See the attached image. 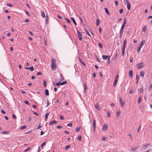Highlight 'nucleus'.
I'll return each instance as SVG.
<instances>
[{
	"label": "nucleus",
	"instance_id": "obj_1",
	"mask_svg": "<svg viewBox=\"0 0 152 152\" xmlns=\"http://www.w3.org/2000/svg\"><path fill=\"white\" fill-rule=\"evenodd\" d=\"M51 67L52 69H56V60L53 58L51 60Z\"/></svg>",
	"mask_w": 152,
	"mask_h": 152
},
{
	"label": "nucleus",
	"instance_id": "obj_2",
	"mask_svg": "<svg viewBox=\"0 0 152 152\" xmlns=\"http://www.w3.org/2000/svg\"><path fill=\"white\" fill-rule=\"evenodd\" d=\"M145 65L142 62L139 63L136 65V67L138 69H140L142 68Z\"/></svg>",
	"mask_w": 152,
	"mask_h": 152
},
{
	"label": "nucleus",
	"instance_id": "obj_3",
	"mask_svg": "<svg viewBox=\"0 0 152 152\" xmlns=\"http://www.w3.org/2000/svg\"><path fill=\"white\" fill-rule=\"evenodd\" d=\"M77 30V33L78 35V37L79 38V39L80 40H81L82 39V34L81 33L78 31Z\"/></svg>",
	"mask_w": 152,
	"mask_h": 152
},
{
	"label": "nucleus",
	"instance_id": "obj_4",
	"mask_svg": "<svg viewBox=\"0 0 152 152\" xmlns=\"http://www.w3.org/2000/svg\"><path fill=\"white\" fill-rule=\"evenodd\" d=\"M120 98V106L121 107H123L124 104V102L123 100H122L121 97Z\"/></svg>",
	"mask_w": 152,
	"mask_h": 152
},
{
	"label": "nucleus",
	"instance_id": "obj_5",
	"mask_svg": "<svg viewBox=\"0 0 152 152\" xmlns=\"http://www.w3.org/2000/svg\"><path fill=\"white\" fill-rule=\"evenodd\" d=\"M118 75H117L115 77V81H114V83L113 84V86L114 87H115V86L116 85L117 83V81L118 80Z\"/></svg>",
	"mask_w": 152,
	"mask_h": 152
},
{
	"label": "nucleus",
	"instance_id": "obj_6",
	"mask_svg": "<svg viewBox=\"0 0 152 152\" xmlns=\"http://www.w3.org/2000/svg\"><path fill=\"white\" fill-rule=\"evenodd\" d=\"M93 130L94 132L95 130L96 129V121L95 120H94L93 121Z\"/></svg>",
	"mask_w": 152,
	"mask_h": 152
},
{
	"label": "nucleus",
	"instance_id": "obj_7",
	"mask_svg": "<svg viewBox=\"0 0 152 152\" xmlns=\"http://www.w3.org/2000/svg\"><path fill=\"white\" fill-rule=\"evenodd\" d=\"M57 123V121H56L54 120L53 121H51V122H50L49 123V125H52L53 124H56Z\"/></svg>",
	"mask_w": 152,
	"mask_h": 152
},
{
	"label": "nucleus",
	"instance_id": "obj_8",
	"mask_svg": "<svg viewBox=\"0 0 152 152\" xmlns=\"http://www.w3.org/2000/svg\"><path fill=\"white\" fill-rule=\"evenodd\" d=\"M110 57L109 56H106L105 55H103L102 56V58L104 60H106L108 59Z\"/></svg>",
	"mask_w": 152,
	"mask_h": 152
},
{
	"label": "nucleus",
	"instance_id": "obj_9",
	"mask_svg": "<svg viewBox=\"0 0 152 152\" xmlns=\"http://www.w3.org/2000/svg\"><path fill=\"white\" fill-rule=\"evenodd\" d=\"M95 108L99 111L100 110L99 107V106L98 103L94 105Z\"/></svg>",
	"mask_w": 152,
	"mask_h": 152
},
{
	"label": "nucleus",
	"instance_id": "obj_10",
	"mask_svg": "<svg viewBox=\"0 0 152 152\" xmlns=\"http://www.w3.org/2000/svg\"><path fill=\"white\" fill-rule=\"evenodd\" d=\"M133 72L132 70H130L129 72V77H132Z\"/></svg>",
	"mask_w": 152,
	"mask_h": 152
},
{
	"label": "nucleus",
	"instance_id": "obj_11",
	"mask_svg": "<svg viewBox=\"0 0 152 152\" xmlns=\"http://www.w3.org/2000/svg\"><path fill=\"white\" fill-rule=\"evenodd\" d=\"M127 8L129 10H130L131 8V5L130 3H127Z\"/></svg>",
	"mask_w": 152,
	"mask_h": 152
},
{
	"label": "nucleus",
	"instance_id": "obj_12",
	"mask_svg": "<svg viewBox=\"0 0 152 152\" xmlns=\"http://www.w3.org/2000/svg\"><path fill=\"white\" fill-rule=\"evenodd\" d=\"M10 131H4V132H2L1 133L3 134H10Z\"/></svg>",
	"mask_w": 152,
	"mask_h": 152
},
{
	"label": "nucleus",
	"instance_id": "obj_13",
	"mask_svg": "<svg viewBox=\"0 0 152 152\" xmlns=\"http://www.w3.org/2000/svg\"><path fill=\"white\" fill-rule=\"evenodd\" d=\"M45 94L47 96H48L49 95V91L47 89H46L45 91Z\"/></svg>",
	"mask_w": 152,
	"mask_h": 152
},
{
	"label": "nucleus",
	"instance_id": "obj_14",
	"mask_svg": "<svg viewBox=\"0 0 152 152\" xmlns=\"http://www.w3.org/2000/svg\"><path fill=\"white\" fill-rule=\"evenodd\" d=\"M144 74L145 73L143 71H142L140 72V76L141 77H142L143 78Z\"/></svg>",
	"mask_w": 152,
	"mask_h": 152
},
{
	"label": "nucleus",
	"instance_id": "obj_15",
	"mask_svg": "<svg viewBox=\"0 0 152 152\" xmlns=\"http://www.w3.org/2000/svg\"><path fill=\"white\" fill-rule=\"evenodd\" d=\"M120 114V111H117L116 114V116L117 117V118H118V116H119Z\"/></svg>",
	"mask_w": 152,
	"mask_h": 152
},
{
	"label": "nucleus",
	"instance_id": "obj_16",
	"mask_svg": "<svg viewBox=\"0 0 152 152\" xmlns=\"http://www.w3.org/2000/svg\"><path fill=\"white\" fill-rule=\"evenodd\" d=\"M71 18V19L72 20V21H73V23H74V24L75 25H77V23H76V22H75V21L74 19V18H73V17H72Z\"/></svg>",
	"mask_w": 152,
	"mask_h": 152
},
{
	"label": "nucleus",
	"instance_id": "obj_17",
	"mask_svg": "<svg viewBox=\"0 0 152 152\" xmlns=\"http://www.w3.org/2000/svg\"><path fill=\"white\" fill-rule=\"evenodd\" d=\"M145 40H143L140 42V45L142 46L145 43Z\"/></svg>",
	"mask_w": 152,
	"mask_h": 152
},
{
	"label": "nucleus",
	"instance_id": "obj_18",
	"mask_svg": "<svg viewBox=\"0 0 152 152\" xmlns=\"http://www.w3.org/2000/svg\"><path fill=\"white\" fill-rule=\"evenodd\" d=\"M108 126L107 125H104L103 126V129H104L105 130H106Z\"/></svg>",
	"mask_w": 152,
	"mask_h": 152
},
{
	"label": "nucleus",
	"instance_id": "obj_19",
	"mask_svg": "<svg viewBox=\"0 0 152 152\" xmlns=\"http://www.w3.org/2000/svg\"><path fill=\"white\" fill-rule=\"evenodd\" d=\"M104 9L106 13L107 14L109 15L110 13H109V12L108 11V10L107 9V8H104Z\"/></svg>",
	"mask_w": 152,
	"mask_h": 152
},
{
	"label": "nucleus",
	"instance_id": "obj_20",
	"mask_svg": "<svg viewBox=\"0 0 152 152\" xmlns=\"http://www.w3.org/2000/svg\"><path fill=\"white\" fill-rule=\"evenodd\" d=\"M79 61H80V62H81V63L82 64H83L84 66H85L86 65V64H85L84 62H83L82 61V60H81V59L80 58H79Z\"/></svg>",
	"mask_w": 152,
	"mask_h": 152
},
{
	"label": "nucleus",
	"instance_id": "obj_21",
	"mask_svg": "<svg viewBox=\"0 0 152 152\" xmlns=\"http://www.w3.org/2000/svg\"><path fill=\"white\" fill-rule=\"evenodd\" d=\"M41 14H42V17L43 18H45V13L44 12V11H41Z\"/></svg>",
	"mask_w": 152,
	"mask_h": 152
},
{
	"label": "nucleus",
	"instance_id": "obj_22",
	"mask_svg": "<svg viewBox=\"0 0 152 152\" xmlns=\"http://www.w3.org/2000/svg\"><path fill=\"white\" fill-rule=\"evenodd\" d=\"M96 25L97 26H98L100 23V21L99 19H97L96 20Z\"/></svg>",
	"mask_w": 152,
	"mask_h": 152
},
{
	"label": "nucleus",
	"instance_id": "obj_23",
	"mask_svg": "<svg viewBox=\"0 0 152 152\" xmlns=\"http://www.w3.org/2000/svg\"><path fill=\"white\" fill-rule=\"evenodd\" d=\"M138 148V147H135V148L132 147V148H131V150L132 151H134L135 150H137V149Z\"/></svg>",
	"mask_w": 152,
	"mask_h": 152
},
{
	"label": "nucleus",
	"instance_id": "obj_24",
	"mask_svg": "<svg viewBox=\"0 0 152 152\" xmlns=\"http://www.w3.org/2000/svg\"><path fill=\"white\" fill-rule=\"evenodd\" d=\"M81 128L80 127L76 128L75 129V131H76L77 132H78L80 131Z\"/></svg>",
	"mask_w": 152,
	"mask_h": 152
},
{
	"label": "nucleus",
	"instance_id": "obj_25",
	"mask_svg": "<svg viewBox=\"0 0 152 152\" xmlns=\"http://www.w3.org/2000/svg\"><path fill=\"white\" fill-rule=\"evenodd\" d=\"M49 113H47L45 115V120H46L48 118V116Z\"/></svg>",
	"mask_w": 152,
	"mask_h": 152
},
{
	"label": "nucleus",
	"instance_id": "obj_26",
	"mask_svg": "<svg viewBox=\"0 0 152 152\" xmlns=\"http://www.w3.org/2000/svg\"><path fill=\"white\" fill-rule=\"evenodd\" d=\"M141 98H142V97L141 96H140L139 98L138 99V104H139L141 102Z\"/></svg>",
	"mask_w": 152,
	"mask_h": 152
},
{
	"label": "nucleus",
	"instance_id": "obj_27",
	"mask_svg": "<svg viewBox=\"0 0 152 152\" xmlns=\"http://www.w3.org/2000/svg\"><path fill=\"white\" fill-rule=\"evenodd\" d=\"M29 69L31 71H33L34 70V68L33 66H31V67H29Z\"/></svg>",
	"mask_w": 152,
	"mask_h": 152
},
{
	"label": "nucleus",
	"instance_id": "obj_28",
	"mask_svg": "<svg viewBox=\"0 0 152 152\" xmlns=\"http://www.w3.org/2000/svg\"><path fill=\"white\" fill-rule=\"evenodd\" d=\"M67 83V82L66 81H64L62 83H61V85H62L65 84Z\"/></svg>",
	"mask_w": 152,
	"mask_h": 152
},
{
	"label": "nucleus",
	"instance_id": "obj_29",
	"mask_svg": "<svg viewBox=\"0 0 152 152\" xmlns=\"http://www.w3.org/2000/svg\"><path fill=\"white\" fill-rule=\"evenodd\" d=\"M110 112H107V117L110 118Z\"/></svg>",
	"mask_w": 152,
	"mask_h": 152
},
{
	"label": "nucleus",
	"instance_id": "obj_30",
	"mask_svg": "<svg viewBox=\"0 0 152 152\" xmlns=\"http://www.w3.org/2000/svg\"><path fill=\"white\" fill-rule=\"evenodd\" d=\"M124 28H123L122 27L121 28V29L120 30V33H123Z\"/></svg>",
	"mask_w": 152,
	"mask_h": 152
},
{
	"label": "nucleus",
	"instance_id": "obj_31",
	"mask_svg": "<svg viewBox=\"0 0 152 152\" xmlns=\"http://www.w3.org/2000/svg\"><path fill=\"white\" fill-rule=\"evenodd\" d=\"M26 126L25 125H24L22 126H21V127H20V129L21 130H23V129H25L26 128Z\"/></svg>",
	"mask_w": 152,
	"mask_h": 152
},
{
	"label": "nucleus",
	"instance_id": "obj_32",
	"mask_svg": "<svg viewBox=\"0 0 152 152\" xmlns=\"http://www.w3.org/2000/svg\"><path fill=\"white\" fill-rule=\"evenodd\" d=\"M46 83V82L44 80H43V84H44V86L45 87H46V85H47V84Z\"/></svg>",
	"mask_w": 152,
	"mask_h": 152
},
{
	"label": "nucleus",
	"instance_id": "obj_33",
	"mask_svg": "<svg viewBox=\"0 0 152 152\" xmlns=\"http://www.w3.org/2000/svg\"><path fill=\"white\" fill-rule=\"evenodd\" d=\"M98 45H99V47L100 48H102V44L100 42H99Z\"/></svg>",
	"mask_w": 152,
	"mask_h": 152
},
{
	"label": "nucleus",
	"instance_id": "obj_34",
	"mask_svg": "<svg viewBox=\"0 0 152 152\" xmlns=\"http://www.w3.org/2000/svg\"><path fill=\"white\" fill-rule=\"evenodd\" d=\"M124 11V10L123 9H121L119 10V12L120 14L122 13Z\"/></svg>",
	"mask_w": 152,
	"mask_h": 152
},
{
	"label": "nucleus",
	"instance_id": "obj_35",
	"mask_svg": "<svg viewBox=\"0 0 152 152\" xmlns=\"http://www.w3.org/2000/svg\"><path fill=\"white\" fill-rule=\"evenodd\" d=\"M60 119L61 120H63L64 119V116L62 115H60Z\"/></svg>",
	"mask_w": 152,
	"mask_h": 152
},
{
	"label": "nucleus",
	"instance_id": "obj_36",
	"mask_svg": "<svg viewBox=\"0 0 152 152\" xmlns=\"http://www.w3.org/2000/svg\"><path fill=\"white\" fill-rule=\"evenodd\" d=\"M67 126H68L71 127L72 126V123H70L67 124Z\"/></svg>",
	"mask_w": 152,
	"mask_h": 152
},
{
	"label": "nucleus",
	"instance_id": "obj_37",
	"mask_svg": "<svg viewBox=\"0 0 152 152\" xmlns=\"http://www.w3.org/2000/svg\"><path fill=\"white\" fill-rule=\"evenodd\" d=\"M125 50L122 49V55L123 56L124 55Z\"/></svg>",
	"mask_w": 152,
	"mask_h": 152
},
{
	"label": "nucleus",
	"instance_id": "obj_38",
	"mask_svg": "<svg viewBox=\"0 0 152 152\" xmlns=\"http://www.w3.org/2000/svg\"><path fill=\"white\" fill-rule=\"evenodd\" d=\"M70 147V145H67L65 148V150H67L68 148H69Z\"/></svg>",
	"mask_w": 152,
	"mask_h": 152
},
{
	"label": "nucleus",
	"instance_id": "obj_39",
	"mask_svg": "<svg viewBox=\"0 0 152 152\" xmlns=\"http://www.w3.org/2000/svg\"><path fill=\"white\" fill-rule=\"evenodd\" d=\"M82 137L81 136H79L78 137V140L79 141L81 140V139Z\"/></svg>",
	"mask_w": 152,
	"mask_h": 152
},
{
	"label": "nucleus",
	"instance_id": "obj_40",
	"mask_svg": "<svg viewBox=\"0 0 152 152\" xmlns=\"http://www.w3.org/2000/svg\"><path fill=\"white\" fill-rule=\"evenodd\" d=\"M24 103L27 104L29 105L28 102L27 100H25L24 102Z\"/></svg>",
	"mask_w": 152,
	"mask_h": 152
},
{
	"label": "nucleus",
	"instance_id": "obj_41",
	"mask_svg": "<svg viewBox=\"0 0 152 152\" xmlns=\"http://www.w3.org/2000/svg\"><path fill=\"white\" fill-rule=\"evenodd\" d=\"M46 144V142H44L43 143L41 146V148H43V147L44 145H45Z\"/></svg>",
	"mask_w": 152,
	"mask_h": 152
},
{
	"label": "nucleus",
	"instance_id": "obj_42",
	"mask_svg": "<svg viewBox=\"0 0 152 152\" xmlns=\"http://www.w3.org/2000/svg\"><path fill=\"white\" fill-rule=\"evenodd\" d=\"M139 77L138 75H136V80H139Z\"/></svg>",
	"mask_w": 152,
	"mask_h": 152
},
{
	"label": "nucleus",
	"instance_id": "obj_43",
	"mask_svg": "<svg viewBox=\"0 0 152 152\" xmlns=\"http://www.w3.org/2000/svg\"><path fill=\"white\" fill-rule=\"evenodd\" d=\"M146 29V26H145L143 28L142 30L144 32H145V30Z\"/></svg>",
	"mask_w": 152,
	"mask_h": 152
},
{
	"label": "nucleus",
	"instance_id": "obj_44",
	"mask_svg": "<svg viewBox=\"0 0 152 152\" xmlns=\"http://www.w3.org/2000/svg\"><path fill=\"white\" fill-rule=\"evenodd\" d=\"M129 3V1L128 0H125V1H124V3L125 4H126V3Z\"/></svg>",
	"mask_w": 152,
	"mask_h": 152
},
{
	"label": "nucleus",
	"instance_id": "obj_45",
	"mask_svg": "<svg viewBox=\"0 0 152 152\" xmlns=\"http://www.w3.org/2000/svg\"><path fill=\"white\" fill-rule=\"evenodd\" d=\"M29 149H30V148H27L26 149H25V150H24V152H27V151H28L29 150Z\"/></svg>",
	"mask_w": 152,
	"mask_h": 152
},
{
	"label": "nucleus",
	"instance_id": "obj_46",
	"mask_svg": "<svg viewBox=\"0 0 152 152\" xmlns=\"http://www.w3.org/2000/svg\"><path fill=\"white\" fill-rule=\"evenodd\" d=\"M134 91V90H131L129 91V93L130 94H132Z\"/></svg>",
	"mask_w": 152,
	"mask_h": 152
},
{
	"label": "nucleus",
	"instance_id": "obj_47",
	"mask_svg": "<svg viewBox=\"0 0 152 152\" xmlns=\"http://www.w3.org/2000/svg\"><path fill=\"white\" fill-rule=\"evenodd\" d=\"M60 75L61 77V79H60L61 81L64 80V78H63V76H62L61 74H60Z\"/></svg>",
	"mask_w": 152,
	"mask_h": 152
},
{
	"label": "nucleus",
	"instance_id": "obj_48",
	"mask_svg": "<svg viewBox=\"0 0 152 152\" xmlns=\"http://www.w3.org/2000/svg\"><path fill=\"white\" fill-rule=\"evenodd\" d=\"M61 85V82H58L56 84V85L57 86H59L60 85Z\"/></svg>",
	"mask_w": 152,
	"mask_h": 152
},
{
	"label": "nucleus",
	"instance_id": "obj_49",
	"mask_svg": "<svg viewBox=\"0 0 152 152\" xmlns=\"http://www.w3.org/2000/svg\"><path fill=\"white\" fill-rule=\"evenodd\" d=\"M85 31H86V33L89 36H90V34H89V33L88 32V31L86 30V29H85Z\"/></svg>",
	"mask_w": 152,
	"mask_h": 152
},
{
	"label": "nucleus",
	"instance_id": "obj_50",
	"mask_svg": "<svg viewBox=\"0 0 152 152\" xmlns=\"http://www.w3.org/2000/svg\"><path fill=\"white\" fill-rule=\"evenodd\" d=\"M139 91H140V93H141L143 91V90L142 88H140V89Z\"/></svg>",
	"mask_w": 152,
	"mask_h": 152
},
{
	"label": "nucleus",
	"instance_id": "obj_51",
	"mask_svg": "<svg viewBox=\"0 0 152 152\" xmlns=\"http://www.w3.org/2000/svg\"><path fill=\"white\" fill-rule=\"evenodd\" d=\"M48 16L47 15H46V20H45V22H46V23H47L48 22Z\"/></svg>",
	"mask_w": 152,
	"mask_h": 152
},
{
	"label": "nucleus",
	"instance_id": "obj_52",
	"mask_svg": "<svg viewBox=\"0 0 152 152\" xmlns=\"http://www.w3.org/2000/svg\"><path fill=\"white\" fill-rule=\"evenodd\" d=\"M65 19L67 20V21L68 23H70V21L68 19L66 18H65Z\"/></svg>",
	"mask_w": 152,
	"mask_h": 152
},
{
	"label": "nucleus",
	"instance_id": "obj_53",
	"mask_svg": "<svg viewBox=\"0 0 152 152\" xmlns=\"http://www.w3.org/2000/svg\"><path fill=\"white\" fill-rule=\"evenodd\" d=\"M126 45H123L122 49L125 50Z\"/></svg>",
	"mask_w": 152,
	"mask_h": 152
},
{
	"label": "nucleus",
	"instance_id": "obj_54",
	"mask_svg": "<svg viewBox=\"0 0 152 152\" xmlns=\"http://www.w3.org/2000/svg\"><path fill=\"white\" fill-rule=\"evenodd\" d=\"M12 117L14 119H15L16 118V115L14 114H13L12 115Z\"/></svg>",
	"mask_w": 152,
	"mask_h": 152
},
{
	"label": "nucleus",
	"instance_id": "obj_55",
	"mask_svg": "<svg viewBox=\"0 0 152 152\" xmlns=\"http://www.w3.org/2000/svg\"><path fill=\"white\" fill-rule=\"evenodd\" d=\"M42 73L41 72H39L37 73V75H42Z\"/></svg>",
	"mask_w": 152,
	"mask_h": 152
},
{
	"label": "nucleus",
	"instance_id": "obj_56",
	"mask_svg": "<svg viewBox=\"0 0 152 152\" xmlns=\"http://www.w3.org/2000/svg\"><path fill=\"white\" fill-rule=\"evenodd\" d=\"M106 139L105 137H102V141H104Z\"/></svg>",
	"mask_w": 152,
	"mask_h": 152
},
{
	"label": "nucleus",
	"instance_id": "obj_57",
	"mask_svg": "<svg viewBox=\"0 0 152 152\" xmlns=\"http://www.w3.org/2000/svg\"><path fill=\"white\" fill-rule=\"evenodd\" d=\"M99 31L100 33H102V28L101 27L99 28Z\"/></svg>",
	"mask_w": 152,
	"mask_h": 152
},
{
	"label": "nucleus",
	"instance_id": "obj_58",
	"mask_svg": "<svg viewBox=\"0 0 152 152\" xmlns=\"http://www.w3.org/2000/svg\"><path fill=\"white\" fill-rule=\"evenodd\" d=\"M115 5L116 6H117V5H118V2L117 1H115Z\"/></svg>",
	"mask_w": 152,
	"mask_h": 152
},
{
	"label": "nucleus",
	"instance_id": "obj_59",
	"mask_svg": "<svg viewBox=\"0 0 152 152\" xmlns=\"http://www.w3.org/2000/svg\"><path fill=\"white\" fill-rule=\"evenodd\" d=\"M25 12L28 15H29V16H30V14L27 11H25Z\"/></svg>",
	"mask_w": 152,
	"mask_h": 152
},
{
	"label": "nucleus",
	"instance_id": "obj_60",
	"mask_svg": "<svg viewBox=\"0 0 152 152\" xmlns=\"http://www.w3.org/2000/svg\"><path fill=\"white\" fill-rule=\"evenodd\" d=\"M126 40L125 39L124 41L123 45H126Z\"/></svg>",
	"mask_w": 152,
	"mask_h": 152
},
{
	"label": "nucleus",
	"instance_id": "obj_61",
	"mask_svg": "<svg viewBox=\"0 0 152 152\" xmlns=\"http://www.w3.org/2000/svg\"><path fill=\"white\" fill-rule=\"evenodd\" d=\"M93 77L94 78L96 76V74H95V72L94 73H93Z\"/></svg>",
	"mask_w": 152,
	"mask_h": 152
},
{
	"label": "nucleus",
	"instance_id": "obj_62",
	"mask_svg": "<svg viewBox=\"0 0 152 152\" xmlns=\"http://www.w3.org/2000/svg\"><path fill=\"white\" fill-rule=\"evenodd\" d=\"M57 127L58 129H61L62 128V127L61 126H58Z\"/></svg>",
	"mask_w": 152,
	"mask_h": 152
},
{
	"label": "nucleus",
	"instance_id": "obj_63",
	"mask_svg": "<svg viewBox=\"0 0 152 152\" xmlns=\"http://www.w3.org/2000/svg\"><path fill=\"white\" fill-rule=\"evenodd\" d=\"M1 112L3 114H5L6 113V112L3 110H1Z\"/></svg>",
	"mask_w": 152,
	"mask_h": 152
},
{
	"label": "nucleus",
	"instance_id": "obj_64",
	"mask_svg": "<svg viewBox=\"0 0 152 152\" xmlns=\"http://www.w3.org/2000/svg\"><path fill=\"white\" fill-rule=\"evenodd\" d=\"M21 93L22 94H25L26 92L23 90L21 91Z\"/></svg>",
	"mask_w": 152,
	"mask_h": 152
}]
</instances>
